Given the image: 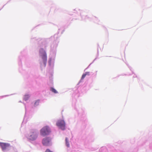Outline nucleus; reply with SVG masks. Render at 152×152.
<instances>
[{"label": "nucleus", "mask_w": 152, "mask_h": 152, "mask_svg": "<svg viewBox=\"0 0 152 152\" xmlns=\"http://www.w3.org/2000/svg\"><path fill=\"white\" fill-rule=\"evenodd\" d=\"M50 90L52 92H53L54 93H57V91H56V90L53 88H51Z\"/></svg>", "instance_id": "8"}, {"label": "nucleus", "mask_w": 152, "mask_h": 152, "mask_svg": "<svg viewBox=\"0 0 152 152\" xmlns=\"http://www.w3.org/2000/svg\"><path fill=\"white\" fill-rule=\"evenodd\" d=\"M57 126L63 130L65 129V123L63 120L58 121L56 123Z\"/></svg>", "instance_id": "4"}, {"label": "nucleus", "mask_w": 152, "mask_h": 152, "mask_svg": "<svg viewBox=\"0 0 152 152\" xmlns=\"http://www.w3.org/2000/svg\"><path fill=\"white\" fill-rule=\"evenodd\" d=\"M86 75H85V74H83L82 76L81 79L83 80L84 79V78L86 76Z\"/></svg>", "instance_id": "11"}, {"label": "nucleus", "mask_w": 152, "mask_h": 152, "mask_svg": "<svg viewBox=\"0 0 152 152\" xmlns=\"http://www.w3.org/2000/svg\"><path fill=\"white\" fill-rule=\"evenodd\" d=\"M0 146L3 151L7 149L10 147V145L7 143L0 142Z\"/></svg>", "instance_id": "6"}, {"label": "nucleus", "mask_w": 152, "mask_h": 152, "mask_svg": "<svg viewBox=\"0 0 152 152\" xmlns=\"http://www.w3.org/2000/svg\"><path fill=\"white\" fill-rule=\"evenodd\" d=\"M51 132V130L49 127L46 126L43 127L40 130V134L43 136L48 135Z\"/></svg>", "instance_id": "1"}, {"label": "nucleus", "mask_w": 152, "mask_h": 152, "mask_svg": "<svg viewBox=\"0 0 152 152\" xmlns=\"http://www.w3.org/2000/svg\"><path fill=\"white\" fill-rule=\"evenodd\" d=\"M39 100H37L34 103V105L35 106H36L38 105L39 104Z\"/></svg>", "instance_id": "9"}, {"label": "nucleus", "mask_w": 152, "mask_h": 152, "mask_svg": "<svg viewBox=\"0 0 152 152\" xmlns=\"http://www.w3.org/2000/svg\"><path fill=\"white\" fill-rule=\"evenodd\" d=\"M66 144L67 147H69V142L68 141V139L67 138H66L65 139Z\"/></svg>", "instance_id": "7"}, {"label": "nucleus", "mask_w": 152, "mask_h": 152, "mask_svg": "<svg viewBox=\"0 0 152 152\" xmlns=\"http://www.w3.org/2000/svg\"><path fill=\"white\" fill-rule=\"evenodd\" d=\"M37 137V133L36 131L34 129L31 130L30 133L28 135V138L29 140H36Z\"/></svg>", "instance_id": "2"}, {"label": "nucleus", "mask_w": 152, "mask_h": 152, "mask_svg": "<svg viewBox=\"0 0 152 152\" xmlns=\"http://www.w3.org/2000/svg\"><path fill=\"white\" fill-rule=\"evenodd\" d=\"M29 97V96L28 95H25V96L24 99L26 101L28 99V98Z\"/></svg>", "instance_id": "10"}, {"label": "nucleus", "mask_w": 152, "mask_h": 152, "mask_svg": "<svg viewBox=\"0 0 152 152\" xmlns=\"http://www.w3.org/2000/svg\"><path fill=\"white\" fill-rule=\"evenodd\" d=\"M42 142L44 145L49 146L51 145V139L49 137H45L43 139Z\"/></svg>", "instance_id": "3"}, {"label": "nucleus", "mask_w": 152, "mask_h": 152, "mask_svg": "<svg viewBox=\"0 0 152 152\" xmlns=\"http://www.w3.org/2000/svg\"><path fill=\"white\" fill-rule=\"evenodd\" d=\"M44 52V53L43 54V55L42 56V58L43 60V61L44 62V64L45 65H46L47 61V54L45 52V51L42 48L40 50V52L41 53L42 51H43Z\"/></svg>", "instance_id": "5"}, {"label": "nucleus", "mask_w": 152, "mask_h": 152, "mask_svg": "<svg viewBox=\"0 0 152 152\" xmlns=\"http://www.w3.org/2000/svg\"><path fill=\"white\" fill-rule=\"evenodd\" d=\"M85 75H89V72H86L85 73Z\"/></svg>", "instance_id": "13"}, {"label": "nucleus", "mask_w": 152, "mask_h": 152, "mask_svg": "<svg viewBox=\"0 0 152 152\" xmlns=\"http://www.w3.org/2000/svg\"><path fill=\"white\" fill-rule=\"evenodd\" d=\"M45 152H53L52 151H50L49 149H47L46 151H45Z\"/></svg>", "instance_id": "12"}]
</instances>
